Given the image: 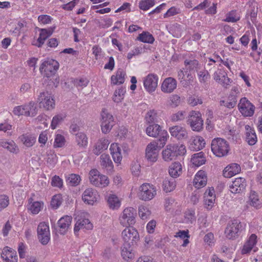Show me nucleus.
I'll use <instances>...</instances> for the list:
<instances>
[{"label":"nucleus","mask_w":262,"mask_h":262,"mask_svg":"<svg viewBox=\"0 0 262 262\" xmlns=\"http://www.w3.org/2000/svg\"><path fill=\"white\" fill-rule=\"evenodd\" d=\"M186 151L185 147L182 144H169L162 151L163 159L165 161H170L178 156L184 155Z\"/></svg>","instance_id":"obj_1"},{"label":"nucleus","mask_w":262,"mask_h":262,"mask_svg":"<svg viewBox=\"0 0 262 262\" xmlns=\"http://www.w3.org/2000/svg\"><path fill=\"white\" fill-rule=\"evenodd\" d=\"M146 133L150 137H159V139L156 141L159 142V146L162 148L165 145L168 137V133L165 130H162L161 126L157 124H152L146 128Z\"/></svg>","instance_id":"obj_2"},{"label":"nucleus","mask_w":262,"mask_h":262,"mask_svg":"<svg viewBox=\"0 0 262 262\" xmlns=\"http://www.w3.org/2000/svg\"><path fill=\"white\" fill-rule=\"evenodd\" d=\"M211 146L213 153L219 157H222L227 155L230 149L227 141L221 138L213 139Z\"/></svg>","instance_id":"obj_3"},{"label":"nucleus","mask_w":262,"mask_h":262,"mask_svg":"<svg viewBox=\"0 0 262 262\" xmlns=\"http://www.w3.org/2000/svg\"><path fill=\"white\" fill-rule=\"evenodd\" d=\"M59 68V63L55 60L48 59L44 61L39 68V71L43 76V79L50 77L56 74Z\"/></svg>","instance_id":"obj_4"},{"label":"nucleus","mask_w":262,"mask_h":262,"mask_svg":"<svg viewBox=\"0 0 262 262\" xmlns=\"http://www.w3.org/2000/svg\"><path fill=\"white\" fill-rule=\"evenodd\" d=\"M89 179L92 185L100 188L106 187L110 183L107 177L101 174L96 169H92L90 171Z\"/></svg>","instance_id":"obj_5"},{"label":"nucleus","mask_w":262,"mask_h":262,"mask_svg":"<svg viewBox=\"0 0 262 262\" xmlns=\"http://www.w3.org/2000/svg\"><path fill=\"white\" fill-rule=\"evenodd\" d=\"M187 123L193 131L200 132L203 127V120L199 112L191 111L187 117Z\"/></svg>","instance_id":"obj_6"},{"label":"nucleus","mask_w":262,"mask_h":262,"mask_svg":"<svg viewBox=\"0 0 262 262\" xmlns=\"http://www.w3.org/2000/svg\"><path fill=\"white\" fill-rule=\"evenodd\" d=\"M157 194L155 187L149 183H144L139 187L138 196L141 200L147 201L152 200Z\"/></svg>","instance_id":"obj_7"},{"label":"nucleus","mask_w":262,"mask_h":262,"mask_svg":"<svg viewBox=\"0 0 262 262\" xmlns=\"http://www.w3.org/2000/svg\"><path fill=\"white\" fill-rule=\"evenodd\" d=\"M37 102L40 108H43L46 110H52L55 107V100L52 95L48 92L40 93Z\"/></svg>","instance_id":"obj_8"},{"label":"nucleus","mask_w":262,"mask_h":262,"mask_svg":"<svg viewBox=\"0 0 262 262\" xmlns=\"http://www.w3.org/2000/svg\"><path fill=\"white\" fill-rule=\"evenodd\" d=\"M137 215L136 210L132 207H127L124 209L120 217V222L123 226L128 227L134 225Z\"/></svg>","instance_id":"obj_9"},{"label":"nucleus","mask_w":262,"mask_h":262,"mask_svg":"<svg viewBox=\"0 0 262 262\" xmlns=\"http://www.w3.org/2000/svg\"><path fill=\"white\" fill-rule=\"evenodd\" d=\"M161 148L159 146V142L154 141L148 144L145 151V157L150 162H155L159 155V151Z\"/></svg>","instance_id":"obj_10"},{"label":"nucleus","mask_w":262,"mask_h":262,"mask_svg":"<svg viewBox=\"0 0 262 262\" xmlns=\"http://www.w3.org/2000/svg\"><path fill=\"white\" fill-rule=\"evenodd\" d=\"M122 234L125 244L134 245L139 239V235L138 231L132 227L125 228L122 231Z\"/></svg>","instance_id":"obj_11"},{"label":"nucleus","mask_w":262,"mask_h":262,"mask_svg":"<svg viewBox=\"0 0 262 262\" xmlns=\"http://www.w3.org/2000/svg\"><path fill=\"white\" fill-rule=\"evenodd\" d=\"M238 107L241 113L245 117H251L254 113L255 106L246 97L241 99Z\"/></svg>","instance_id":"obj_12"},{"label":"nucleus","mask_w":262,"mask_h":262,"mask_svg":"<svg viewBox=\"0 0 262 262\" xmlns=\"http://www.w3.org/2000/svg\"><path fill=\"white\" fill-rule=\"evenodd\" d=\"M101 130L104 134L108 133L114 125V118L107 110L103 109L101 113Z\"/></svg>","instance_id":"obj_13"},{"label":"nucleus","mask_w":262,"mask_h":262,"mask_svg":"<svg viewBox=\"0 0 262 262\" xmlns=\"http://www.w3.org/2000/svg\"><path fill=\"white\" fill-rule=\"evenodd\" d=\"M37 231L39 241L42 245H47L50 239L49 226L46 223L41 222L38 225Z\"/></svg>","instance_id":"obj_14"},{"label":"nucleus","mask_w":262,"mask_h":262,"mask_svg":"<svg viewBox=\"0 0 262 262\" xmlns=\"http://www.w3.org/2000/svg\"><path fill=\"white\" fill-rule=\"evenodd\" d=\"M99 198V195L97 191L91 188L85 189L82 196L83 202L91 205H93L95 203L97 202Z\"/></svg>","instance_id":"obj_15"},{"label":"nucleus","mask_w":262,"mask_h":262,"mask_svg":"<svg viewBox=\"0 0 262 262\" xmlns=\"http://www.w3.org/2000/svg\"><path fill=\"white\" fill-rule=\"evenodd\" d=\"M158 77L152 74L148 75L144 80V87L149 93L154 92L158 86Z\"/></svg>","instance_id":"obj_16"},{"label":"nucleus","mask_w":262,"mask_h":262,"mask_svg":"<svg viewBox=\"0 0 262 262\" xmlns=\"http://www.w3.org/2000/svg\"><path fill=\"white\" fill-rule=\"evenodd\" d=\"M241 227V225L240 222L237 220H233L229 222L225 230L226 236L229 239H232L235 237Z\"/></svg>","instance_id":"obj_17"},{"label":"nucleus","mask_w":262,"mask_h":262,"mask_svg":"<svg viewBox=\"0 0 262 262\" xmlns=\"http://www.w3.org/2000/svg\"><path fill=\"white\" fill-rule=\"evenodd\" d=\"M169 131L171 136L178 140H184L188 138L186 129L180 125H176L169 128Z\"/></svg>","instance_id":"obj_18"},{"label":"nucleus","mask_w":262,"mask_h":262,"mask_svg":"<svg viewBox=\"0 0 262 262\" xmlns=\"http://www.w3.org/2000/svg\"><path fill=\"white\" fill-rule=\"evenodd\" d=\"M246 186V180L244 178H237L230 185V190L233 193H240L245 189Z\"/></svg>","instance_id":"obj_19"},{"label":"nucleus","mask_w":262,"mask_h":262,"mask_svg":"<svg viewBox=\"0 0 262 262\" xmlns=\"http://www.w3.org/2000/svg\"><path fill=\"white\" fill-rule=\"evenodd\" d=\"M4 262H17V255L16 252L13 249L5 247L1 253Z\"/></svg>","instance_id":"obj_20"},{"label":"nucleus","mask_w":262,"mask_h":262,"mask_svg":"<svg viewBox=\"0 0 262 262\" xmlns=\"http://www.w3.org/2000/svg\"><path fill=\"white\" fill-rule=\"evenodd\" d=\"M214 79L225 88H227L230 83V79L227 76L226 73L222 70H219L214 73Z\"/></svg>","instance_id":"obj_21"},{"label":"nucleus","mask_w":262,"mask_h":262,"mask_svg":"<svg viewBox=\"0 0 262 262\" xmlns=\"http://www.w3.org/2000/svg\"><path fill=\"white\" fill-rule=\"evenodd\" d=\"M176 80L172 77H168L166 78L162 82L161 90L164 93H170L176 89Z\"/></svg>","instance_id":"obj_22"},{"label":"nucleus","mask_w":262,"mask_h":262,"mask_svg":"<svg viewBox=\"0 0 262 262\" xmlns=\"http://www.w3.org/2000/svg\"><path fill=\"white\" fill-rule=\"evenodd\" d=\"M207 176L203 170L199 171L193 180V185L198 189L204 187L207 184Z\"/></svg>","instance_id":"obj_23"},{"label":"nucleus","mask_w":262,"mask_h":262,"mask_svg":"<svg viewBox=\"0 0 262 262\" xmlns=\"http://www.w3.org/2000/svg\"><path fill=\"white\" fill-rule=\"evenodd\" d=\"M245 128L246 141L249 145H254L257 142V137L254 128L249 125H246Z\"/></svg>","instance_id":"obj_24"},{"label":"nucleus","mask_w":262,"mask_h":262,"mask_svg":"<svg viewBox=\"0 0 262 262\" xmlns=\"http://www.w3.org/2000/svg\"><path fill=\"white\" fill-rule=\"evenodd\" d=\"M110 142L107 139L105 138L100 139L94 146L93 150V153L97 156L99 155L103 150L107 148Z\"/></svg>","instance_id":"obj_25"},{"label":"nucleus","mask_w":262,"mask_h":262,"mask_svg":"<svg viewBox=\"0 0 262 262\" xmlns=\"http://www.w3.org/2000/svg\"><path fill=\"white\" fill-rule=\"evenodd\" d=\"M71 216L66 215L61 218L58 222V226L59 227V231L61 234H64L68 230L72 221Z\"/></svg>","instance_id":"obj_26"},{"label":"nucleus","mask_w":262,"mask_h":262,"mask_svg":"<svg viewBox=\"0 0 262 262\" xmlns=\"http://www.w3.org/2000/svg\"><path fill=\"white\" fill-rule=\"evenodd\" d=\"M111 154L115 163H120L122 160L121 149L117 143H113L110 148Z\"/></svg>","instance_id":"obj_27"},{"label":"nucleus","mask_w":262,"mask_h":262,"mask_svg":"<svg viewBox=\"0 0 262 262\" xmlns=\"http://www.w3.org/2000/svg\"><path fill=\"white\" fill-rule=\"evenodd\" d=\"M93 228V225L88 219H79L75 225V232L79 231L80 229L91 230Z\"/></svg>","instance_id":"obj_28"},{"label":"nucleus","mask_w":262,"mask_h":262,"mask_svg":"<svg viewBox=\"0 0 262 262\" xmlns=\"http://www.w3.org/2000/svg\"><path fill=\"white\" fill-rule=\"evenodd\" d=\"M53 32V29L50 28L49 29H40V34L37 39L38 44L36 45L38 47H41L44 43L45 41L50 36Z\"/></svg>","instance_id":"obj_29"},{"label":"nucleus","mask_w":262,"mask_h":262,"mask_svg":"<svg viewBox=\"0 0 262 262\" xmlns=\"http://www.w3.org/2000/svg\"><path fill=\"white\" fill-rule=\"evenodd\" d=\"M101 166L109 172L113 171L114 166L108 155L103 154L100 156Z\"/></svg>","instance_id":"obj_30"},{"label":"nucleus","mask_w":262,"mask_h":262,"mask_svg":"<svg viewBox=\"0 0 262 262\" xmlns=\"http://www.w3.org/2000/svg\"><path fill=\"white\" fill-rule=\"evenodd\" d=\"M19 139L23 144L28 147L32 146L36 141V138L29 134H23L19 137Z\"/></svg>","instance_id":"obj_31"},{"label":"nucleus","mask_w":262,"mask_h":262,"mask_svg":"<svg viewBox=\"0 0 262 262\" xmlns=\"http://www.w3.org/2000/svg\"><path fill=\"white\" fill-rule=\"evenodd\" d=\"M184 65L186 70L189 72H194L200 69V64L197 60L186 59L184 61Z\"/></svg>","instance_id":"obj_32"},{"label":"nucleus","mask_w":262,"mask_h":262,"mask_svg":"<svg viewBox=\"0 0 262 262\" xmlns=\"http://www.w3.org/2000/svg\"><path fill=\"white\" fill-rule=\"evenodd\" d=\"M182 172V166L179 162L173 163L169 167V173L172 178H177Z\"/></svg>","instance_id":"obj_33"},{"label":"nucleus","mask_w":262,"mask_h":262,"mask_svg":"<svg viewBox=\"0 0 262 262\" xmlns=\"http://www.w3.org/2000/svg\"><path fill=\"white\" fill-rule=\"evenodd\" d=\"M125 72L123 70L119 69L115 75L111 77V82L114 84H121L124 82Z\"/></svg>","instance_id":"obj_34"},{"label":"nucleus","mask_w":262,"mask_h":262,"mask_svg":"<svg viewBox=\"0 0 262 262\" xmlns=\"http://www.w3.org/2000/svg\"><path fill=\"white\" fill-rule=\"evenodd\" d=\"M176 184L174 179L166 178L163 182V190L166 192H171L173 190L176 188Z\"/></svg>","instance_id":"obj_35"},{"label":"nucleus","mask_w":262,"mask_h":262,"mask_svg":"<svg viewBox=\"0 0 262 262\" xmlns=\"http://www.w3.org/2000/svg\"><path fill=\"white\" fill-rule=\"evenodd\" d=\"M121 255L123 259L126 260H128L134 258V254L132 252L130 245L124 244L121 251Z\"/></svg>","instance_id":"obj_36"},{"label":"nucleus","mask_w":262,"mask_h":262,"mask_svg":"<svg viewBox=\"0 0 262 262\" xmlns=\"http://www.w3.org/2000/svg\"><path fill=\"white\" fill-rule=\"evenodd\" d=\"M191 162L194 166L196 167L202 165L205 162L203 154L202 152H200L194 154L191 159Z\"/></svg>","instance_id":"obj_37"},{"label":"nucleus","mask_w":262,"mask_h":262,"mask_svg":"<svg viewBox=\"0 0 262 262\" xmlns=\"http://www.w3.org/2000/svg\"><path fill=\"white\" fill-rule=\"evenodd\" d=\"M76 142L77 145L82 148L85 147L88 145V138L83 133H78L76 134Z\"/></svg>","instance_id":"obj_38"},{"label":"nucleus","mask_w":262,"mask_h":262,"mask_svg":"<svg viewBox=\"0 0 262 262\" xmlns=\"http://www.w3.org/2000/svg\"><path fill=\"white\" fill-rule=\"evenodd\" d=\"M109 207L113 209H117L120 206V201L115 194H111L107 199Z\"/></svg>","instance_id":"obj_39"},{"label":"nucleus","mask_w":262,"mask_h":262,"mask_svg":"<svg viewBox=\"0 0 262 262\" xmlns=\"http://www.w3.org/2000/svg\"><path fill=\"white\" fill-rule=\"evenodd\" d=\"M137 38L142 42L148 43H152L155 40L152 35L148 32H143Z\"/></svg>","instance_id":"obj_40"},{"label":"nucleus","mask_w":262,"mask_h":262,"mask_svg":"<svg viewBox=\"0 0 262 262\" xmlns=\"http://www.w3.org/2000/svg\"><path fill=\"white\" fill-rule=\"evenodd\" d=\"M26 111L27 117H34L37 114V108L34 102L31 101L26 104Z\"/></svg>","instance_id":"obj_41"},{"label":"nucleus","mask_w":262,"mask_h":262,"mask_svg":"<svg viewBox=\"0 0 262 262\" xmlns=\"http://www.w3.org/2000/svg\"><path fill=\"white\" fill-rule=\"evenodd\" d=\"M205 144L204 140L202 137H199L198 139H194L190 145V148L194 150H200L202 149Z\"/></svg>","instance_id":"obj_42"},{"label":"nucleus","mask_w":262,"mask_h":262,"mask_svg":"<svg viewBox=\"0 0 262 262\" xmlns=\"http://www.w3.org/2000/svg\"><path fill=\"white\" fill-rule=\"evenodd\" d=\"M66 117V115L63 114H57L53 117L51 124L52 129H55L63 121Z\"/></svg>","instance_id":"obj_43"},{"label":"nucleus","mask_w":262,"mask_h":262,"mask_svg":"<svg viewBox=\"0 0 262 262\" xmlns=\"http://www.w3.org/2000/svg\"><path fill=\"white\" fill-rule=\"evenodd\" d=\"M43 82L49 85L56 88L59 84V79L56 74H54V75L43 79Z\"/></svg>","instance_id":"obj_44"},{"label":"nucleus","mask_w":262,"mask_h":262,"mask_svg":"<svg viewBox=\"0 0 262 262\" xmlns=\"http://www.w3.org/2000/svg\"><path fill=\"white\" fill-rule=\"evenodd\" d=\"M80 181V176L76 174H71L67 179V183L72 186L78 185Z\"/></svg>","instance_id":"obj_45"},{"label":"nucleus","mask_w":262,"mask_h":262,"mask_svg":"<svg viewBox=\"0 0 262 262\" xmlns=\"http://www.w3.org/2000/svg\"><path fill=\"white\" fill-rule=\"evenodd\" d=\"M125 91L123 89L116 90L113 95V100L116 103H119L124 98Z\"/></svg>","instance_id":"obj_46"},{"label":"nucleus","mask_w":262,"mask_h":262,"mask_svg":"<svg viewBox=\"0 0 262 262\" xmlns=\"http://www.w3.org/2000/svg\"><path fill=\"white\" fill-rule=\"evenodd\" d=\"M240 16L237 14L236 11H231L226 14V17L224 19V21L229 23H235L239 20Z\"/></svg>","instance_id":"obj_47"},{"label":"nucleus","mask_w":262,"mask_h":262,"mask_svg":"<svg viewBox=\"0 0 262 262\" xmlns=\"http://www.w3.org/2000/svg\"><path fill=\"white\" fill-rule=\"evenodd\" d=\"M155 5V0H142L139 3L140 9L146 11Z\"/></svg>","instance_id":"obj_48"},{"label":"nucleus","mask_w":262,"mask_h":262,"mask_svg":"<svg viewBox=\"0 0 262 262\" xmlns=\"http://www.w3.org/2000/svg\"><path fill=\"white\" fill-rule=\"evenodd\" d=\"M157 114L156 111L152 110L148 111L146 115L145 120L147 123H153L156 121Z\"/></svg>","instance_id":"obj_49"},{"label":"nucleus","mask_w":262,"mask_h":262,"mask_svg":"<svg viewBox=\"0 0 262 262\" xmlns=\"http://www.w3.org/2000/svg\"><path fill=\"white\" fill-rule=\"evenodd\" d=\"M150 213L148 207L144 206H141L139 207V215L142 219H146Z\"/></svg>","instance_id":"obj_50"},{"label":"nucleus","mask_w":262,"mask_h":262,"mask_svg":"<svg viewBox=\"0 0 262 262\" xmlns=\"http://www.w3.org/2000/svg\"><path fill=\"white\" fill-rule=\"evenodd\" d=\"M250 205L255 207L258 208L260 206L258 196L255 192H251L249 196Z\"/></svg>","instance_id":"obj_51"},{"label":"nucleus","mask_w":262,"mask_h":262,"mask_svg":"<svg viewBox=\"0 0 262 262\" xmlns=\"http://www.w3.org/2000/svg\"><path fill=\"white\" fill-rule=\"evenodd\" d=\"M46 161L49 166H52L54 165L57 161V157L56 155L54 152L50 151L47 154Z\"/></svg>","instance_id":"obj_52"},{"label":"nucleus","mask_w":262,"mask_h":262,"mask_svg":"<svg viewBox=\"0 0 262 262\" xmlns=\"http://www.w3.org/2000/svg\"><path fill=\"white\" fill-rule=\"evenodd\" d=\"M42 204L39 202H34L30 207V210L33 214H38L42 207Z\"/></svg>","instance_id":"obj_53"},{"label":"nucleus","mask_w":262,"mask_h":262,"mask_svg":"<svg viewBox=\"0 0 262 262\" xmlns=\"http://www.w3.org/2000/svg\"><path fill=\"white\" fill-rule=\"evenodd\" d=\"M215 200V196H210L208 197L207 195H204V204L205 207L207 209H211L213 206Z\"/></svg>","instance_id":"obj_54"},{"label":"nucleus","mask_w":262,"mask_h":262,"mask_svg":"<svg viewBox=\"0 0 262 262\" xmlns=\"http://www.w3.org/2000/svg\"><path fill=\"white\" fill-rule=\"evenodd\" d=\"M65 139L64 137L59 134H58L56 136L55 138L54 143V147H61L65 144Z\"/></svg>","instance_id":"obj_55"},{"label":"nucleus","mask_w":262,"mask_h":262,"mask_svg":"<svg viewBox=\"0 0 262 262\" xmlns=\"http://www.w3.org/2000/svg\"><path fill=\"white\" fill-rule=\"evenodd\" d=\"M187 102L189 105L194 106L198 104H202L203 101L202 99L198 96H191L188 98Z\"/></svg>","instance_id":"obj_56"},{"label":"nucleus","mask_w":262,"mask_h":262,"mask_svg":"<svg viewBox=\"0 0 262 262\" xmlns=\"http://www.w3.org/2000/svg\"><path fill=\"white\" fill-rule=\"evenodd\" d=\"M13 113L17 116L24 115L27 116V111H26V105L16 106L14 108Z\"/></svg>","instance_id":"obj_57"},{"label":"nucleus","mask_w":262,"mask_h":262,"mask_svg":"<svg viewBox=\"0 0 262 262\" xmlns=\"http://www.w3.org/2000/svg\"><path fill=\"white\" fill-rule=\"evenodd\" d=\"M64 3H67L64 5L63 8L67 10H71L79 0H60Z\"/></svg>","instance_id":"obj_58"},{"label":"nucleus","mask_w":262,"mask_h":262,"mask_svg":"<svg viewBox=\"0 0 262 262\" xmlns=\"http://www.w3.org/2000/svg\"><path fill=\"white\" fill-rule=\"evenodd\" d=\"M185 112L179 111L177 113L172 114L171 116V120L172 121L177 122L183 120L185 118Z\"/></svg>","instance_id":"obj_59"},{"label":"nucleus","mask_w":262,"mask_h":262,"mask_svg":"<svg viewBox=\"0 0 262 262\" xmlns=\"http://www.w3.org/2000/svg\"><path fill=\"white\" fill-rule=\"evenodd\" d=\"M89 80L85 78L77 79L74 81V84L76 87L83 88L88 85Z\"/></svg>","instance_id":"obj_60"},{"label":"nucleus","mask_w":262,"mask_h":262,"mask_svg":"<svg viewBox=\"0 0 262 262\" xmlns=\"http://www.w3.org/2000/svg\"><path fill=\"white\" fill-rule=\"evenodd\" d=\"M5 148H6L10 152L13 154H17L19 151V148L18 146L13 141L9 142L8 144H7Z\"/></svg>","instance_id":"obj_61"},{"label":"nucleus","mask_w":262,"mask_h":262,"mask_svg":"<svg viewBox=\"0 0 262 262\" xmlns=\"http://www.w3.org/2000/svg\"><path fill=\"white\" fill-rule=\"evenodd\" d=\"M51 185L53 187L61 188L63 185L62 180L59 176H55L52 178Z\"/></svg>","instance_id":"obj_62"},{"label":"nucleus","mask_w":262,"mask_h":262,"mask_svg":"<svg viewBox=\"0 0 262 262\" xmlns=\"http://www.w3.org/2000/svg\"><path fill=\"white\" fill-rule=\"evenodd\" d=\"M61 204V197L59 195H54L51 200V205L54 208H57Z\"/></svg>","instance_id":"obj_63"},{"label":"nucleus","mask_w":262,"mask_h":262,"mask_svg":"<svg viewBox=\"0 0 262 262\" xmlns=\"http://www.w3.org/2000/svg\"><path fill=\"white\" fill-rule=\"evenodd\" d=\"M131 171L134 175L138 176L140 172V165L138 162H134L132 164Z\"/></svg>","instance_id":"obj_64"}]
</instances>
